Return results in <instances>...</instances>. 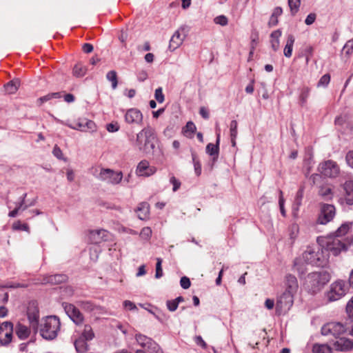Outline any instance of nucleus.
Segmentation results:
<instances>
[{
  "mask_svg": "<svg viewBox=\"0 0 353 353\" xmlns=\"http://www.w3.org/2000/svg\"><path fill=\"white\" fill-rule=\"evenodd\" d=\"M327 260L328 254L320 248L319 245L307 246L303 254L294 259L293 268L300 276H302L307 272V265L323 267L326 265Z\"/></svg>",
  "mask_w": 353,
  "mask_h": 353,
  "instance_id": "f257e3e1",
  "label": "nucleus"
},
{
  "mask_svg": "<svg viewBox=\"0 0 353 353\" xmlns=\"http://www.w3.org/2000/svg\"><path fill=\"white\" fill-rule=\"evenodd\" d=\"M331 276L325 270L313 272L305 278L303 287L309 293L316 294L330 281Z\"/></svg>",
  "mask_w": 353,
  "mask_h": 353,
  "instance_id": "f03ea898",
  "label": "nucleus"
},
{
  "mask_svg": "<svg viewBox=\"0 0 353 353\" xmlns=\"http://www.w3.org/2000/svg\"><path fill=\"white\" fill-rule=\"evenodd\" d=\"M156 139L154 130L150 126H147L137 134L134 145L139 151L150 154L153 152L155 148Z\"/></svg>",
  "mask_w": 353,
  "mask_h": 353,
  "instance_id": "7ed1b4c3",
  "label": "nucleus"
},
{
  "mask_svg": "<svg viewBox=\"0 0 353 353\" xmlns=\"http://www.w3.org/2000/svg\"><path fill=\"white\" fill-rule=\"evenodd\" d=\"M60 325L59 318L55 316H49L41 320L38 330L43 339L52 340L57 336Z\"/></svg>",
  "mask_w": 353,
  "mask_h": 353,
  "instance_id": "20e7f679",
  "label": "nucleus"
},
{
  "mask_svg": "<svg viewBox=\"0 0 353 353\" xmlns=\"http://www.w3.org/2000/svg\"><path fill=\"white\" fill-rule=\"evenodd\" d=\"M317 242L324 252H329L334 256L347 249L345 244L339 238L334 236L318 237Z\"/></svg>",
  "mask_w": 353,
  "mask_h": 353,
  "instance_id": "39448f33",
  "label": "nucleus"
},
{
  "mask_svg": "<svg viewBox=\"0 0 353 353\" xmlns=\"http://www.w3.org/2000/svg\"><path fill=\"white\" fill-rule=\"evenodd\" d=\"M348 290V287L345 281L339 279L330 285L329 290L325 294V297L328 302H333L341 299Z\"/></svg>",
  "mask_w": 353,
  "mask_h": 353,
  "instance_id": "423d86ee",
  "label": "nucleus"
},
{
  "mask_svg": "<svg viewBox=\"0 0 353 353\" xmlns=\"http://www.w3.org/2000/svg\"><path fill=\"white\" fill-rule=\"evenodd\" d=\"M318 170L323 176L327 178H336L341 172L338 163L331 159L320 163Z\"/></svg>",
  "mask_w": 353,
  "mask_h": 353,
  "instance_id": "0eeeda50",
  "label": "nucleus"
},
{
  "mask_svg": "<svg viewBox=\"0 0 353 353\" xmlns=\"http://www.w3.org/2000/svg\"><path fill=\"white\" fill-rule=\"evenodd\" d=\"M294 296L290 293L283 292L277 297L276 303V312L277 314H285L292 307Z\"/></svg>",
  "mask_w": 353,
  "mask_h": 353,
  "instance_id": "6e6552de",
  "label": "nucleus"
},
{
  "mask_svg": "<svg viewBox=\"0 0 353 353\" xmlns=\"http://www.w3.org/2000/svg\"><path fill=\"white\" fill-rule=\"evenodd\" d=\"M64 125L68 126L71 129L79 130L83 132H94L97 131V127L94 121L86 118H80L74 123L62 122Z\"/></svg>",
  "mask_w": 353,
  "mask_h": 353,
  "instance_id": "1a4fd4ad",
  "label": "nucleus"
},
{
  "mask_svg": "<svg viewBox=\"0 0 353 353\" xmlns=\"http://www.w3.org/2000/svg\"><path fill=\"white\" fill-rule=\"evenodd\" d=\"M99 179L112 185L119 184L123 179L121 171H114L109 168H102L98 176Z\"/></svg>",
  "mask_w": 353,
  "mask_h": 353,
  "instance_id": "9d476101",
  "label": "nucleus"
},
{
  "mask_svg": "<svg viewBox=\"0 0 353 353\" xmlns=\"http://www.w3.org/2000/svg\"><path fill=\"white\" fill-rule=\"evenodd\" d=\"M345 331L344 325L341 323L330 322L324 325L321 328V334L324 336L332 335L337 338Z\"/></svg>",
  "mask_w": 353,
  "mask_h": 353,
  "instance_id": "9b49d317",
  "label": "nucleus"
},
{
  "mask_svg": "<svg viewBox=\"0 0 353 353\" xmlns=\"http://www.w3.org/2000/svg\"><path fill=\"white\" fill-rule=\"evenodd\" d=\"M335 216V208L330 204H323L317 222L321 225H325L331 221Z\"/></svg>",
  "mask_w": 353,
  "mask_h": 353,
  "instance_id": "f8f14e48",
  "label": "nucleus"
},
{
  "mask_svg": "<svg viewBox=\"0 0 353 353\" xmlns=\"http://www.w3.org/2000/svg\"><path fill=\"white\" fill-rule=\"evenodd\" d=\"M63 306L68 316L76 325H81L83 322V315L76 306L67 303H63Z\"/></svg>",
  "mask_w": 353,
  "mask_h": 353,
  "instance_id": "ddd939ff",
  "label": "nucleus"
},
{
  "mask_svg": "<svg viewBox=\"0 0 353 353\" xmlns=\"http://www.w3.org/2000/svg\"><path fill=\"white\" fill-rule=\"evenodd\" d=\"M27 315L30 326L34 330V331L37 332L39 325V312L35 302H32L29 304V306L28 307Z\"/></svg>",
  "mask_w": 353,
  "mask_h": 353,
  "instance_id": "4468645a",
  "label": "nucleus"
},
{
  "mask_svg": "<svg viewBox=\"0 0 353 353\" xmlns=\"http://www.w3.org/2000/svg\"><path fill=\"white\" fill-rule=\"evenodd\" d=\"M124 119L128 124L141 125L143 123V116L139 109L132 108L126 110Z\"/></svg>",
  "mask_w": 353,
  "mask_h": 353,
  "instance_id": "2eb2a0df",
  "label": "nucleus"
},
{
  "mask_svg": "<svg viewBox=\"0 0 353 353\" xmlns=\"http://www.w3.org/2000/svg\"><path fill=\"white\" fill-rule=\"evenodd\" d=\"M13 326L10 322H4L0 326V343L8 344L12 340Z\"/></svg>",
  "mask_w": 353,
  "mask_h": 353,
  "instance_id": "dca6fc26",
  "label": "nucleus"
},
{
  "mask_svg": "<svg viewBox=\"0 0 353 353\" xmlns=\"http://www.w3.org/2000/svg\"><path fill=\"white\" fill-rule=\"evenodd\" d=\"M157 172V168L150 165L146 160L139 163L136 169V174L139 176L148 177L153 175Z\"/></svg>",
  "mask_w": 353,
  "mask_h": 353,
  "instance_id": "f3484780",
  "label": "nucleus"
},
{
  "mask_svg": "<svg viewBox=\"0 0 353 353\" xmlns=\"http://www.w3.org/2000/svg\"><path fill=\"white\" fill-rule=\"evenodd\" d=\"M284 285V292L295 296L299 290V283L296 276L291 274H287L285 278Z\"/></svg>",
  "mask_w": 353,
  "mask_h": 353,
  "instance_id": "a211bd4d",
  "label": "nucleus"
},
{
  "mask_svg": "<svg viewBox=\"0 0 353 353\" xmlns=\"http://www.w3.org/2000/svg\"><path fill=\"white\" fill-rule=\"evenodd\" d=\"M78 305L88 312H94L98 314H107L106 310L103 307L95 305L90 301H79L78 302Z\"/></svg>",
  "mask_w": 353,
  "mask_h": 353,
  "instance_id": "6ab92c4d",
  "label": "nucleus"
},
{
  "mask_svg": "<svg viewBox=\"0 0 353 353\" xmlns=\"http://www.w3.org/2000/svg\"><path fill=\"white\" fill-rule=\"evenodd\" d=\"M183 32V29H179L174 33L170 41L169 49L170 50H176L182 44L185 37Z\"/></svg>",
  "mask_w": 353,
  "mask_h": 353,
  "instance_id": "aec40b11",
  "label": "nucleus"
},
{
  "mask_svg": "<svg viewBox=\"0 0 353 353\" xmlns=\"http://www.w3.org/2000/svg\"><path fill=\"white\" fill-rule=\"evenodd\" d=\"M334 346L337 351H349L353 348V342L346 338H339L334 342Z\"/></svg>",
  "mask_w": 353,
  "mask_h": 353,
  "instance_id": "412c9836",
  "label": "nucleus"
},
{
  "mask_svg": "<svg viewBox=\"0 0 353 353\" xmlns=\"http://www.w3.org/2000/svg\"><path fill=\"white\" fill-rule=\"evenodd\" d=\"M219 142H220V133H216V144L208 143L206 146V153L213 157L214 159H216L219 156Z\"/></svg>",
  "mask_w": 353,
  "mask_h": 353,
  "instance_id": "4be33fe9",
  "label": "nucleus"
},
{
  "mask_svg": "<svg viewBox=\"0 0 353 353\" xmlns=\"http://www.w3.org/2000/svg\"><path fill=\"white\" fill-rule=\"evenodd\" d=\"M74 338V345L75 346L76 350L79 353H84L88 350V340L80 337L76 334H73Z\"/></svg>",
  "mask_w": 353,
  "mask_h": 353,
  "instance_id": "5701e85b",
  "label": "nucleus"
},
{
  "mask_svg": "<svg viewBox=\"0 0 353 353\" xmlns=\"http://www.w3.org/2000/svg\"><path fill=\"white\" fill-rule=\"evenodd\" d=\"M345 201L348 205H353V180L346 181L343 184Z\"/></svg>",
  "mask_w": 353,
  "mask_h": 353,
  "instance_id": "b1692460",
  "label": "nucleus"
},
{
  "mask_svg": "<svg viewBox=\"0 0 353 353\" xmlns=\"http://www.w3.org/2000/svg\"><path fill=\"white\" fill-rule=\"evenodd\" d=\"M74 334L88 341H91L94 337V333L92 327L88 324L84 325L82 331L76 330Z\"/></svg>",
  "mask_w": 353,
  "mask_h": 353,
  "instance_id": "393cba45",
  "label": "nucleus"
},
{
  "mask_svg": "<svg viewBox=\"0 0 353 353\" xmlns=\"http://www.w3.org/2000/svg\"><path fill=\"white\" fill-rule=\"evenodd\" d=\"M67 276L65 274H54L43 277L41 283L58 284L65 281Z\"/></svg>",
  "mask_w": 353,
  "mask_h": 353,
  "instance_id": "a878e982",
  "label": "nucleus"
},
{
  "mask_svg": "<svg viewBox=\"0 0 353 353\" xmlns=\"http://www.w3.org/2000/svg\"><path fill=\"white\" fill-rule=\"evenodd\" d=\"M282 32L278 29L273 31L270 34V44L272 49L276 52L280 47V37H281Z\"/></svg>",
  "mask_w": 353,
  "mask_h": 353,
  "instance_id": "bb28decb",
  "label": "nucleus"
},
{
  "mask_svg": "<svg viewBox=\"0 0 353 353\" xmlns=\"http://www.w3.org/2000/svg\"><path fill=\"white\" fill-rule=\"evenodd\" d=\"M15 333L21 340L28 338L30 334V329L21 323H18L15 327Z\"/></svg>",
  "mask_w": 353,
  "mask_h": 353,
  "instance_id": "cd10ccee",
  "label": "nucleus"
},
{
  "mask_svg": "<svg viewBox=\"0 0 353 353\" xmlns=\"http://www.w3.org/2000/svg\"><path fill=\"white\" fill-rule=\"evenodd\" d=\"M294 41V37L292 34H288L286 39V43L283 50V54L285 57L290 58L292 57Z\"/></svg>",
  "mask_w": 353,
  "mask_h": 353,
  "instance_id": "c85d7f7f",
  "label": "nucleus"
},
{
  "mask_svg": "<svg viewBox=\"0 0 353 353\" xmlns=\"http://www.w3.org/2000/svg\"><path fill=\"white\" fill-rule=\"evenodd\" d=\"M150 208L148 203L143 202L139 205L137 208V215L141 220H145L148 217Z\"/></svg>",
  "mask_w": 353,
  "mask_h": 353,
  "instance_id": "c756f323",
  "label": "nucleus"
},
{
  "mask_svg": "<svg viewBox=\"0 0 353 353\" xmlns=\"http://www.w3.org/2000/svg\"><path fill=\"white\" fill-rule=\"evenodd\" d=\"M108 232L105 230H97L90 232L91 237L96 243L105 240L108 236Z\"/></svg>",
  "mask_w": 353,
  "mask_h": 353,
  "instance_id": "7c9ffc66",
  "label": "nucleus"
},
{
  "mask_svg": "<svg viewBox=\"0 0 353 353\" xmlns=\"http://www.w3.org/2000/svg\"><path fill=\"white\" fill-rule=\"evenodd\" d=\"M319 194L325 200H330L334 196V192L330 186H321L319 190Z\"/></svg>",
  "mask_w": 353,
  "mask_h": 353,
  "instance_id": "2f4dec72",
  "label": "nucleus"
},
{
  "mask_svg": "<svg viewBox=\"0 0 353 353\" xmlns=\"http://www.w3.org/2000/svg\"><path fill=\"white\" fill-rule=\"evenodd\" d=\"M19 85L20 81L19 79H16L8 83L5 85V90L8 94H14L17 91Z\"/></svg>",
  "mask_w": 353,
  "mask_h": 353,
  "instance_id": "473e14b6",
  "label": "nucleus"
},
{
  "mask_svg": "<svg viewBox=\"0 0 353 353\" xmlns=\"http://www.w3.org/2000/svg\"><path fill=\"white\" fill-rule=\"evenodd\" d=\"M313 353H332V348L327 344L316 343L312 347Z\"/></svg>",
  "mask_w": 353,
  "mask_h": 353,
  "instance_id": "72a5a7b5",
  "label": "nucleus"
},
{
  "mask_svg": "<svg viewBox=\"0 0 353 353\" xmlns=\"http://www.w3.org/2000/svg\"><path fill=\"white\" fill-rule=\"evenodd\" d=\"M310 94V88L304 86L301 88L299 95V101L301 106H304L307 101V99Z\"/></svg>",
  "mask_w": 353,
  "mask_h": 353,
  "instance_id": "f704fd0d",
  "label": "nucleus"
},
{
  "mask_svg": "<svg viewBox=\"0 0 353 353\" xmlns=\"http://www.w3.org/2000/svg\"><path fill=\"white\" fill-rule=\"evenodd\" d=\"M135 339L138 344L144 349H147L152 339L143 335L141 334H137L135 336Z\"/></svg>",
  "mask_w": 353,
  "mask_h": 353,
  "instance_id": "c9c22d12",
  "label": "nucleus"
},
{
  "mask_svg": "<svg viewBox=\"0 0 353 353\" xmlns=\"http://www.w3.org/2000/svg\"><path fill=\"white\" fill-rule=\"evenodd\" d=\"M87 72V68L81 63H77L73 68V75L76 77H82Z\"/></svg>",
  "mask_w": 353,
  "mask_h": 353,
  "instance_id": "e433bc0d",
  "label": "nucleus"
},
{
  "mask_svg": "<svg viewBox=\"0 0 353 353\" xmlns=\"http://www.w3.org/2000/svg\"><path fill=\"white\" fill-rule=\"evenodd\" d=\"M106 79L111 82L112 89H116L118 84L117 72L114 70L109 71L106 74Z\"/></svg>",
  "mask_w": 353,
  "mask_h": 353,
  "instance_id": "4c0bfd02",
  "label": "nucleus"
},
{
  "mask_svg": "<svg viewBox=\"0 0 353 353\" xmlns=\"http://www.w3.org/2000/svg\"><path fill=\"white\" fill-rule=\"evenodd\" d=\"M196 129V128L194 123L192 121H188L183 128V132L186 137H190L195 132Z\"/></svg>",
  "mask_w": 353,
  "mask_h": 353,
  "instance_id": "58836bf2",
  "label": "nucleus"
},
{
  "mask_svg": "<svg viewBox=\"0 0 353 353\" xmlns=\"http://www.w3.org/2000/svg\"><path fill=\"white\" fill-rule=\"evenodd\" d=\"M346 312L353 323V296L352 299L347 302L346 305ZM350 334L353 335V325H352L351 330L350 331Z\"/></svg>",
  "mask_w": 353,
  "mask_h": 353,
  "instance_id": "ea45409f",
  "label": "nucleus"
},
{
  "mask_svg": "<svg viewBox=\"0 0 353 353\" xmlns=\"http://www.w3.org/2000/svg\"><path fill=\"white\" fill-rule=\"evenodd\" d=\"M299 232V227L297 224H292L289 228V236L292 242L297 238Z\"/></svg>",
  "mask_w": 353,
  "mask_h": 353,
  "instance_id": "a19ab883",
  "label": "nucleus"
},
{
  "mask_svg": "<svg viewBox=\"0 0 353 353\" xmlns=\"http://www.w3.org/2000/svg\"><path fill=\"white\" fill-rule=\"evenodd\" d=\"M150 353H163L161 347L152 339H151L150 344L146 349Z\"/></svg>",
  "mask_w": 353,
  "mask_h": 353,
  "instance_id": "79ce46f5",
  "label": "nucleus"
},
{
  "mask_svg": "<svg viewBox=\"0 0 353 353\" xmlns=\"http://www.w3.org/2000/svg\"><path fill=\"white\" fill-rule=\"evenodd\" d=\"M350 228V223H344L342 224L338 230L336 231V236H334V237H340L342 236H344L347 233Z\"/></svg>",
  "mask_w": 353,
  "mask_h": 353,
  "instance_id": "37998d69",
  "label": "nucleus"
},
{
  "mask_svg": "<svg viewBox=\"0 0 353 353\" xmlns=\"http://www.w3.org/2000/svg\"><path fill=\"white\" fill-rule=\"evenodd\" d=\"M288 5L292 14L294 15L299 11L301 0H288Z\"/></svg>",
  "mask_w": 353,
  "mask_h": 353,
  "instance_id": "c03bdc74",
  "label": "nucleus"
},
{
  "mask_svg": "<svg viewBox=\"0 0 353 353\" xmlns=\"http://www.w3.org/2000/svg\"><path fill=\"white\" fill-rule=\"evenodd\" d=\"M152 233V232L150 227H145L141 230L139 236L142 240L148 241L151 238Z\"/></svg>",
  "mask_w": 353,
  "mask_h": 353,
  "instance_id": "a18cd8bd",
  "label": "nucleus"
},
{
  "mask_svg": "<svg viewBox=\"0 0 353 353\" xmlns=\"http://www.w3.org/2000/svg\"><path fill=\"white\" fill-rule=\"evenodd\" d=\"M192 157L195 174L196 176H199L201 174V165L199 161L197 159L196 154L194 152L192 153Z\"/></svg>",
  "mask_w": 353,
  "mask_h": 353,
  "instance_id": "49530a36",
  "label": "nucleus"
},
{
  "mask_svg": "<svg viewBox=\"0 0 353 353\" xmlns=\"http://www.w3.org/2000/svg\"><path fill=\"white\" fill-rule=\"evenodd\" d=\"M59 97H60V94L59 92H53V93L48 94L42 97H40L39 99V101H40L41 103H43L44 102L51 100L52 99H57Z\"/></svg>",
  "mask_w": 353,
  "mask_h": 353,
  "instance_id": "de8ad7c7",
  "label": "nucleus"
},
{
  "mask_svg": "<svg viewBox=\"0 0 353 353\" xmlns=\"http://www.w3.org/2000/svg\"><path fill=\"white\" fill-rule=\"evenodd\" d=\"M162 259L161 258L157 259V264H156V273L155 278L159 279L163 276V270L161 267Z\"/></svg>",
  "mask_w": 353,
  "mask_h": 353,
  "instance_id": "09e8293b",
  "label": "nucleus"
},
{
  "mask_svg": "<svg viewBox=\"0 0 353 353\" xmlns=\"http://www.w3.org/2000/svg\"><path fill=\"white\" fill-rule=\"evenodd\" d=\"M330 81V76L328 74L323 75L317 83L318 87H326Z\"/></svg>",
  "mask_w": 353,
  "mask_h": 353,
  "instance_id": "8fccbe9b",
  "label": "nucleus"
},
{
  "mask_svg": "<svg viewBox=\"0 0 353 353\" xmlns=\"http://www.w3.org/2000/svg\"><path fill=\"white\" fill-rule=\"evenodd\" d=\"M237 122L235 120H233L230 122V137L231 138H236L237 137Z\"/></svg>",
  "mask_w": 353,
  "mask_h": 353,
  "instance_id": "3c124183",
  "label": "nucleus"
},
{
  "mask_svg": "<svg viewBox=\"0 0 353 353\" xmlns=\"http://www.w3.org/2000/svg\"><path fill=\"white\" fill-rule=\"evenodd\" d=\"M214 22L216 24H219L222 26H225L228 24V18L225 15H219L218 17H216L214 19Z\"/></svg>",
  "mask_w": 353,
  "mask_h": 353,
  "instance_id": "603ef678",
  "label": "nucleus"
},
{
  "mask_svg": "<svg viewBox=\"0 0 353 353\" xmlns=\"http://www.w3.org/2000/svg\"><path fill=\"white\" fill-rule=\"evenodd\" d=\"M303 197V188H301L296 192L295 200H294V204L296 205L297 208L301 204V201H302Z\"/></svg>",
  "mask_w": 353,
  "mask_h": 353,
  "instance_id": "864d4df0",
  "label": "nucleus"
},
{
  "mask_svg": "<svg viewBox=\"0 0 353 353\" xmlns=\"http://www.w3.org/2000/svg\"><path fill=\"white\" fill-rule=\"evenodd\" d=\"M12 228L14 230H24V231H28V225L26 223H22L19 221H16L12 225Z\"/></svg>",
  "mask_w": 353,
  "mask_h": 353,
  "instance_id": "5fc2aeb1",
  "label": "nucleus"
},
{
  "mask_svg": "<svg viewBox=\"0 0 353 353\" xmlns=\"http://www.w3.org/2000/svg\"><path fill=\"white\" fill-rule=\"evenodd\" d=\"M26 194H23V196L21 197L20 201L16 205V207L14 208L17 209L19 212L20 210H25L28 207L27 205H24L25 203V199L26 197Z\"/></svg>",
  "mask_w": 353,
  "mask_h": 353,
  "instance_id": "6e6d98bb",
  "label": "nucleus"
},
{
  "mask_svg": "<svg viewBox=\"0 0 353 353\" xmlns=\"http://www.w3.org/2000/svg\"><path fill=\"white\" fill-rule=\"evenodd\" d=\"M154 97L155 99L160 103L164 101V94H163V90L161 88H158L156 89Z\"/></svg>",
  "mask_w": 353,
  "mask_h": 353,
  "instance_id": "4d7b16f0",
  "label": "nucleus"
},
{
  "mask_svg": "<svg viewBox=\"0 0 353 353\" xmlns=\"http://www.w3.org/2000/svg\"><path fill=\"white\" fill-rule=\"evenodd\" d=\"M313 165H314V161L312 157H310L309 159H307L305 161L304 166L306 168V172H305L306 176H307V174H310Z\"/></svg>",
  "mask_w": 353,
  "mask_h": 353,
  "instance_id": "13d9d810",
  "label": "nucleus"
},
{
  "mask_svg": "<svg viewBox=\"0 0 353 353\" xmlns=\"http://www.w3.org/2000/svg\"><path fill=\"white\" fill-rule=\"evenodd\" d=\"M279 204L280 208V211L283 216H285L286 212L284 208V199L283 196V192L281 190L279 191Z\"/></svg>",
  "mask_w": 353,
  "mask_h": 353,
  "instance_id": "bf43d9fd",
  "label": "nucleus"
},
{
  "mask_svg": "<svg viewBox=\"0 0 353 353\" xmlns=\"http://www.w3.org/2000/svg\"><path fill=\"white\" fill-rule=\"evenodd\" d=\"M343 51L346 54H350L353 51V39L348 41L343 47Z\"/></svg>",
  "mask_w": 353,
  "mask_h": 353,
  "instance_id": "052dcab7",
  "label": "nucleus"
},
{
  "mask_svg": "<svg viewBox=\"0 0 353 353\" xmlns=\"http://www.w3.org/2000/svg\"><path fill=\"white\" fill-rule=\"evenodd\" d=\"M166 305H167L168 309L170 312L175 311L177 309L178 305H179L177 304V301H176L174 300L168 301L167 303H166Z\"/></svg>",
  "mask_w": 353,
  "mask_h": 353,
  "instance_id": "680f3d73",
  "label": "nucleus"
},
{
  "mask_svg": "<svg viewBox=\"0 0 353 353\" xmlns=\"http://www.w3.org/2000/svg\"><path fill=\"white\" fill-rule=\"evenodd\" d=\"M106 130L109 132H117L119 130V124L117 123H108L106 125Z\"/></svg>",
  "mask_w": 353,
  "mask_h": 353,
  "instance_id": "e2e57ef3",
  "label": "nucleus"
},
{
  "mask_svg": "<svg viewBox=\"0 0 353 353\" xmlns=\"http://www.w3.org/2000/svg\"><path fill=\"white\" fill-rule=\"evenodd\" d=\"M52 154L59 159H63V155L61 150L57 145H55L52 150Z\"/></svg>",
  "mask_w": 353,
  "mask_h": 353,
  "instance_id": "0e129e2a",
  "label": "nucleus"
},
{
  "mask_svg": "<svg viewBox=\"0 0 353 353\" xmlns=\"http://www.w3.org/2000/svg\"><path fill=\"white\" fill-rule=\"evenodd\" d=\"M170 183L173 185L172 190L176 192L181 186V182L177 180L174 176H172L170 179Z\"/></svg>",
  "mask_w": 353,
  "mask_h": 353,
  "instance_id": "69168bd1",
  "label": "nucleus"
},
{
  "mask_svg": "<svg viewBox=\"0 0 353 353\" xmlns=\"http://www.w3.org/2000/svg\"><path fill=\"white\" fill-rule=\"evenodd\" d=\"M345 160L347 165L353 169V150L347 153Z\"/></svg>",
  "mask_w": 353,
  "mask_h": 353,
  "instance_id": "338daca9",
  "label": "nucleus"
},
{
  "mask_svg": "<svg viewBox=\"0 0 353 353\" xmlns=\"http://www.w3.org/2000/svg\"><path fill=\"white\" fill-rule=\"evenodd\" d=\"M180 284L183 289H188L190 286V281L188 277L183 276L181 279Z\"/></svg>",
  "mask_w": 353,
  "mask_h": 353,
  "instance_id": "774afa93",
  "label": "nucleus"
}]
</instances>
